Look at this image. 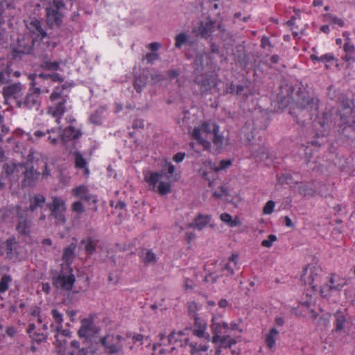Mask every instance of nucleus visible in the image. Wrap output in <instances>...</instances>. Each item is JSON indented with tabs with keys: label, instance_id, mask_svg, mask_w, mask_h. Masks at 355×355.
Listing matches in <instances>:
<instances>
[{
	"label": "nucleus",
	"instance_id": "f257e3e1",
	"mask_svg": "<svg viewBox=\"0 0 355 355\" xmlns=\"http://www.w3.org/2000/svg\"><path fill=\"white\" fill-rule=\"evenodd\" d=\"M159 342L153 345V350H159V353L175 354V352L181 349L182 352H188L191 355H200L199 327L194 330L185 329L184 331H173L168 336L160 333L158 336Z\"/></svg>",
	"mask_w": 355,
	"mask_h": 355
},
{
	"label": "nucleus",
	"instance_id": "aec40b11",
	"mask_svg": "<svg viewBox=\"0 0 355 355\" xmlns=\"http://www.w3.org/2000/svg\"><path fill=\"white\" fill-rule=\"evenodd\" d=\"M216 28L221 33H224L225 32V28L220 24H218L216 26L215 21L213 20H209L205 25H202V23L201 22V37L212 40L213 33Z\"/></svg>",
	"mask_w": 355,
	"mask_h": 355
},
{
	"label": "nucleus",
	"instance_id": "2f4dec72",
	"mask_svg": "<svg viewBox=\"0 0 355 355\" xmlns=\"http://www.w3.org/2000/svg\"><path fill=\"white\" fill-rule=\"evenodd\" d=\"M340 119H341V121L343 122V123L340 125L339 131L341 134L345 135L347 137H349L350 135L347 134L345 132L348 130H353V127H352V123H354L355 121L354 120L352 121L347 120L346 119L345 116H344V115L340 116Z\"/></svg>",
	"mask_w": 355,
	"mask_h": 355
},
{
	"label": "nucleus",
	"instance_id": "338daca9",
	"mask_svg": "<svg viewBox=\"0 0 355 355\" xmlns=\"http://www.w3.org/2000/svg\"><path fill=\"white\" fill-rule=\"evenodd\" d=\"M220 192L215 191L214 196L217 198H221L223 196H227V190L224 186H220Z\"/></svg>",
	"mask_w": 355,
	"mask_h": 355
},
{
	"label": "nucleus",
	"instance_id": "c9c22d12",
	"mask_svg": "<svg viewBox=\"0 0 355 355\" xmlns=\"http://www.w3.org/2000/svg\"><path fill=\"white\" fill-rule=\"evenodd\" d=\"M12 277L9 275H3L0 279V293H4L9 288Z\"/></svg>",
	"mask_w": 355,
	"mask_h": 355
},
{
	"label": "nucleus",
	"instance_id": "864d4df0",
	"mask_svg": "<svg viewBox=\"0 0 355 355\" xmlns=\"http://www.w3.org/2000/svg\"><path fill=\"white\" fill-rule=\"evenodd\" d=\"M207 225H209L210 228L214 227V224L211 223L210 216H202L201 215V229L204 228Z\"/></svg>",
	"mask_w": 355,
	"mask_h": 355
},
{
	"label": "nucleus",
	"instance_id": "f03ea898",
	"mask_svg": "<svg viewBox=\"0 0 355 355\" xmlns=\"http://www.w3.org/2000/svg\"><path fill=\"white\" fill-rule=\"evenodd\" d=\"M27 32L22 38L17 40V47L15 51L21 54H31L35 46L47 37L46 31L42 22L36 18H30L25 21Z\"/></svg>",
	"mask_w": 355,
	"mask_h": 355
},
{
	"label": "nucleus",
	"instance_id": "0e129e2a",
	"mask_svg": "<svg viewBox=\"0 0 355 355\" xmlns=\"http://www.w3.org/2000/svg\"><path fill=\"white\" fill-rule=\"evenodd\" d=\"M218 278V276L214 275L212 273H209L204 278V282H210L211 284H214L216 282Z\"/></svg>",
	"mask_w": 355,
	"mask_h": 355
},
{
	"label": "nucleus",
	"instance_id": "3c124183",
	"mask_svg": "<svg viewBox=\"0 0 355 355\" xmlns=\"http://www.w3.org/2000/svg\"><path fill=\"white\" fill-rule=\"evenodd\" d=\"M330 120V115L329 113L324 112L321 116L318 118V123L321 127H324Z\"/></svg>",
	"mask_w": 355,
	"mask_h": 355
},
{
	"label": "nucleus",
	"instance_id": "13d9d810",
	"mask_svg": "<svg viewBox=\"0 0 355 355\" xmlns=\"http://www.w3.org/2000/svg\"><path fill=\"white\" fill-rule=\"evenodd\" d=\"M159 58V55L156 53H148L145 55V59L147 60L148 63H153L155 60Z\"/></svg>",
	"mask_w": 355,
	"mask_h": 355
},
{
	"label": "nucleus",
	"instance_id": "b1692460",
	"mask_svg": "<svg viewBox=\"0 0 355 355\" xmlns=\"http://www.w3.org/2000/svg\"><path fill=\"white\" fill-rule=\"evenodd\" d=\"M17 214L19 217V223L17 225V232L21 234L28 235L30 233V220L21 214V207L19 206L17 207Z\"/></svg>",
	"mask_w": 355,
	"mask_h": 355
},
{
	"label": "nucleus",
	"instance_id": "f3484780",
	"mask_svg": "<svg viewBox=\"0 0 355 355\" xmlns=\"http://www.w3.org/2000/svg\"><path fill=\"white\" fill-rule=\"evenodd\" d=\"M18 104L28 109L38 110L40 106V89L33 88L31 92L27 94L24 100Z\"/></svg>",
	"mask_w": 355,
	"mask_h": 355
},
{
	"label": "nucleus",
	"instance_id": "a18cd8bd",
	"mask_svg": "<svg viewBox=\"0 0 355 355\" xmlns=\"http://www.w3.org/2000/svg\"><path fill=\"white\" fill-rule=\"evenodd\" d=\"M71 210L78 214H82L85 212V209L80 201H76L71 205Z\"/></svg>",
	"mask_w": 355,
	"mask_h": 355
},
{
	"label": "nucleus",
	"instance_id": "37998d69",
	"mask_svg": "<svg viewBox=\"0 0 355 355\" xmlns=\"http://www.w3.org/2000/svg\"><path fill=\"white\" fill-rule=\"evenodd\" d=\"M41 67L46 70L55 71L59 69L60 64L58 62L44 61L41 64Z\"/></svg>",
	"mask_w": 355,
	"mask_h": 355
},
{
	"label": "nucleus",
	"instance_id": "c85d7f7f",
	"mask_svg": "<svg viewBox=\"0 0 355 355\" xmlns=\"http://www.w3.org/2000/svg\"><path fill=\"white\" fill-rule=\"evenodd\" d=\"M45 204V198L42 195H35L30 198L29 209L31 211H34L37 208H42Z\"/></svg>",
	"mask_w": 355,
	"mask_h": 355
},
{
	"label": "nucleus",
	"instance_id": "dca6fc26",
	"mask_svg": "<svg viewBox=\"0 0 355 355\" xmlns=\"http://www.w3.org/2000/svg\"><path fill=\"white\" fill-rule=\"evenodd\" d=\"M76 282L74 275L71 270L70 274L65 275L63 273L59 274L57 277L53 278V285L57 289H60L65 291H70Z\"/></svg>",
	"mask_w": 355,
	"mask_h": 355
},
{
	"label": "nucleus",
	"instance_id": "5701e85b",
	"mask_svg": "<svg viewBox=\"0 0 355 355\" xmlns=\"http://www.w3.org/2000/svg\"><path fill=\"white\" fill-rule=\"evenodd\" d=\"M204 164L209 166L212 171L203 172L202 175V178L205 183H207L209 187L212 188L215 184V181L216 180L217 174L215 173L216 166L215 163L211 161H206L204 162Z\"/></svg>",
	"mask_w": 355,
	"mask_h": 355
},
{
	"label": "nucleus",
	"instance_id": "69168bd1",
	"mask_svg": "<svg viewBox=\"0 0 355 355\" xmlns=\"http://www.w3.org/2000/svg\"><path fill=\"white\" fill-rule=\"evenodd\" d=\"M40 308L38 307V306L34 307V309L31 311V315H33L34 317H37V322L40 324H41L42 323V319H41V318L40 316Z\"/></svg>",
	"mask_w": 355,
	"mask_h": 355
},
{
	"label": "nucleus",
	"instance_id": "cd10ccee",
	"mask_svg": "<svg viewBox=\"0 0 355 355\" xmlns=\"http://www.w3.org/2000/svg\"><path fill=\"white\" fill-rule=\"evenodd\" d=\"M6 248V256L8 259H12L17 247V242L15 237L8 239L2 243Z\"/></svg>",
	"mask_w": 355,
	"mask_h": 355
},
{
	"label": "nucleus",
	"instance_id": "bb28decb",
	"mask_svg": "<svg viewBox=\"0 0 355 355\" xmlns=\"http://www.w3.org/2000/svg\"><path fill=\"white\" fill-rule=\"evenodd\" d=\"M335 318V331L341 332L343 331L345 324L347 322L346 315L345 313L340 310H338L334 315Z\"/></svg>",
	"mask_w": 355,
	"mask_h": 355
},
{
	"label": "nucleus",
	"instance_id": "603ef678",
	"mask_svg": "<svg viewBox=\"0 0 355 355\" xmlns=\"http://www.w3.org/2000/svg\"><path fill=\"white\" fill-rule=\"evenodd\" d=\"M275 203L273 200L268 201L263 209V212L265 214H270L274 211Z\"/></svg>",
	"mask_w": 355,
	"mask_h": 355
},
{
	"label": "nucleus",
	"instance_id": "20e7f679",
	"mask_svg": "<svg viewBox=\"0 0 355 355\" xmlns=\"http://www.w3.org/2000/svg\"><path fill=\"white\" fill-rule=\"evenodd\" d=\"M128 338H132L134 344L139 343L140 345H142L144 336L140 334L132 335L131 332L126 333L125 336L120 334H107L102 337L99 341L103 347L105 354L123 355V344Z\"/></svg>",
	"mask_w": 355,
	"mask_h": 355
},
{
	"label": "nucleus",
	"instance_id": "e433bc0d",
	"mask_svg": "<svg viewBox=\"0 0 355 355\" xmlns=\"http://www.w3.org/2000/svg\"><path fill=\"white\" fill-rule=\"evenodd\" d=\"M198 304L196 302H190L188 306V312L189 315L193 318L194 322L196 325H198ZM200 327V326H196L197 329L198 327Z\"/></svg>",
	"mask_w": 355,
	"mask_h": 355
},
{
	"label": "nucleus",
	"instance_id": "7ed1b4c3",
	"mask_svg": "<svg viewBox=\"0 0 355 355\" xmlns=\"http://www.w3.org/2000/svg\"><path fill=\"white\" fill-rule=\"evenodd\" d=\"M319 107V99L309 95L304 91L297 92V98L293 106L291 107L289 113L296 123L303 127L305 123L312 119L313 115Z\"/></svg>",
	"mask_w": 355,
	"mask_h": 355
},
{
	"label": "nucleus",
	"instance_id": "4468645a",
	"mask_svg": "<svg viewBox=\"0 0 355 355\" xmlns=\"http://www.w3.org/2000/svg\"><path fill=\"white\" fill-rule=\"evenodd\" d=\"M96 333L93 318H87L81 320V326L78 331V336L80 338L84 339V343L86 345L96 339Z\"/></svg>",
	"mask_w": 355,
	"mask_h": 355
},
{
	"label": "nucleus",
	"instance_id": "ddd939ff",
	"mask_svg": "<svg viewBox=\"0 0 355 355\" xmlns=\"http://www.w3.org/2000/svg\"><path fill=\"white\" fill-rule=\"evenodd\" d=\"M55 132H57L59 134L60 140L64 145H65L69 141L79 139L83 135V132L80 128H76L72 125H69L64 129H62V126L47 129V132L49 134Z\"/></svg>",
	"mask_w": 355,
	"mask_h": 355
},
{
	"label": "nucleus",
	"instance_id": "9b49d317",
	"mask_svg": "<svg viewBox=\"0 0 355 355\" xmlns=\"http://www.w3.org/2000/svg\"><path fill=\"white\" fill-rule=\"evenodd\" d=\"M165 175L164 169L157 172H148L145 175L144 180L148 184L152 189L157 191L160 196L166 195L171 191V185L170 182L160 181V179Z\"/></svg>",
	"mask_w": 355,
	"mask_h": 355
},
{
	"label": "nucleus",
	"instance_id": "72a5a7b5",
	"mask_svg": "<svg viewBox=\"0 0 355 355\" xmlns=\"http://www.w3.org/2000/svg\"><path fill=\"white\" fill-rule=\"evenodd\" d=\"M278 334L279 331L275 328H272L266 335V343L269 349H272L275 347V337Z\"/></svg>",
	"mask_w": 355,
	"mask_h": 355
},
{
	"label": "nucleus",
	"instance_id": "6e6d98bb",
	"mask_svg": "<svg viewBox=\"0 0 355 355\" xmlns=\"http://www.w3.org/2000/svg\"><path fill=\"white\" fill-rule=\"evenodd\" d=\"M277 240V236L274 234H270L267 239L262 241L261 245L265 248H270L272 243Z\"/></svg>",
	"mask_w": 355,
	"mask_h": 355
},
{
	"label": "nucleus",
	"instance_id": "0eeeda50",
	"mask_svg": "<svg viewBox=\"0 0 355 355\" xmlns=\"http://www.w3.org/2000/svg\"><path fill=\"white\" fill-rule=\"evenodd\" d=\"M198 108L192 107L189 110H184L183 117L178 120V123L184 129L187 130L191 139L200 144V119Z\"/></svg>",
	"mask_w": 355,
	"mask_h": 355
},
{
	"label": "nucleus",
	"instance_id": "052dcab7",
	"mask_svg": "<svg viewBox=\"0 0 355 355\" xmlns=\"http://www.w3.org/2000/svg\"><path fill=\"white\" fill-rule=\"evenodd\" d=\"M343 49L346 53H355V46L349 41L345 43Z\"/></svg>",
	"mask_w": 355,
	"mask_h": 355
},
{
	"label": "nucleus",
	"instance_id": "bf43d9fd",
	"mask_svg": "<svg viewBox=\"0 0 355 355\" xmlns=\"http://www.w3.org/2000/svg\"><path fill=\"white\" fill-rule=\"evenodd\" d=\"M335 60L334 56L331 53H327L323 55L318 58V61L322 62H329Z\"/></svg>",
	"mask_w": 355,
	"mask_h": 355
},
{
	"label": "nucleus",
	"instance_id": "a878e982",
	"mask_svg": "<svg viewBox=\"0 0 355 355\" xmlns=\"http://www.w3.org/2000/svg\"><path fill=\"white\" fill-rule=\"evenodd\" d=\"M76 249V243H71L69 246L64 249L62 259L67 266H69L72 263L75 257Z\"/></svg>",
	"mask_w": 355,
	"mask_h": 355
},
{
	"label": "nucleus",
	"instance_id": "2eb2a0df",
	"mask_svg": "<svg viewBox=\"0 0 355 355\" xmlns=\"http://www.w3.org/2000/svg\"><path fill=\"white\" fill-rule=\"evenodd\" d=\"M200 35V28L196 27L192 33L187 35L186 33H181L176 35L175 40V46L178 49H180L182 45L187 44L190 46H193L198 44Z\"/></svg>",
	"mask_w": 355,
	"mask_h": 355
},
{
	"label": "nucleus",
	"instance_id": "473e14b6",
	"mask_svg": "<svg viewBox=\"0 0 355 355\" xmlns=\"http://www.w3.org/2000/svg\"><path fill=\"white\" fill-rule=\"evenodd\" d=\"M141 257L145 264H149L156 261V255L151 250L143 249Z\"/></svg>",
	"mask_w": 355,
	"mask_h": 355
},
{
	"label": "nucleus",
	"instance_id": "c756f323",
	"mask_svg": "<svg viewBox=\"0 0 355 355\" xmlns=\"http://www.w3.org/2000/svg\"><path fill=\"white\" fill-rule=\"evenodd\" d=\"M96 243L97 241H95L92 237H88L80 241V244L84 246L85 250L88 254H92L95 252Z\"/></svg>",
	"mask_w": 355,
	"mask_h": 355
},
{
	"label": "nucleus",
	"instance_id": "680f3d73",
	"mask_svg": "<svg viewBox=\"0 0 355 355\" xmlns=\"http://www.w3.org/2000/svg\"><path fill=\"white\" fill-rule=\"evenodd\" d=\"M185 157V153L179 152L173 157V160L176 163L182 162Z\"/></svg>",
	"mask_w": 355,
	"mask_h": 355
},
{
	"label": "nucleus",
	"instance_id": "c03bdc74",
	"mask_svg": "<svg viewBox=\"0 0 355 355\" xmlns=\"http://www.w3.org/2000/svg\"><path fill=\"white\" fill-rule=\"evenodd\" d=\"M164 167H167L166 171L168 175H166V178L168 180H170L173 178H174V179H177L178 174L175 173V166L171 162H168L167 160H166Z\"/></svg>",
	"mask_w": 355,
	"mask_h": 355
},
{
	"label": "nucleus",
	"instance_id": "774afa93",
	"mask_svg": "<svg viewBox=\"0 0 355 355\" xmlns=\"http://www.w3.org/2000/svg\"><path fill=\"white\" fill-rule=\"evenodd\" d=\"M261 153L257 154V156L259 157L261 159H264L268 157V152L265 147L260 148Z\"/></svg>",
	"mask_w": 355,
	"mask_h": 355
},
{
	"label": "nucleus",
	"instance_id": "393cba45",
	"mask_svg": "<svg viewBox=\"0 0 355 355\" xmlns=\"http://www.w3.org/2000/svg\"><path fill=\"white\" fill-rule=\"evenodd\" d=\"M148 71L143 70L138 76L135 77L134 81V87L135 90L140 93L144 87H146L148 80Z\"/></svg>",
	"mask_w": 355,
	"mask_h": 355
},
{
	"label": "nucleus",
	"instance_id": "49530a36",
	"mask_svg": "<svg viewBox=\"0 0 355 355\" xmlns=\"http://www.w3.org/2000/svg\"><path fill=\"white\" fill-rule=\"evenodd\" d=\"M324 17L326 18L327 21H329L335 24H338L340 26H344L343 20L335 15H333L331 14H327L324 15Z\"/></svg>",
	"mask_w": 355,
	"mask_h": 355
},
{
	"label": "nucleus",
	"instance_id": "4d7b16f0",
	"mask_svg": "<svg viewBox=\"0 0 355 355\" xmlns=\"http://www.w3.org/2000/svg\"><path fill=\"white\" fill-rule=\"evenodd\" d=\"M292 177L290 174H279L277 175V180L281 184H288V180H291Z\"/></svg>",
	"mask_w": 355,
	"mask_h": 355
},
{
	"label": "nucleus",
	"instance_id": "412c9836",
	"mask_svg": "<svg viewBox=\"0 0 355 355\" xmlns=\"http://www.w3.org/2000/svg\"><path fill=\"white\" fill-rule=\"evenodd\" d=\"M71 193L74 197L79 198L87 202L92 201L95 203L97 201L96 196L90 194L87 187L85 185H80L72 189Z\"/></svg>",
	"mask_w": 355,
	"mask_h": 355
},
{
	"label": "nucleus",
	"instance_id": "ea45409f",
	"mask_svg": "<svg viewBox=\"0 0 355 355\" xmlns=\"http://www.w3.org/2000/svg\"><path fill=\"white\" fill-rule=\"evenodd\" d=\"M75 157V167L76 168H83L87 166V162L85 159L83 157L81 153L78 151L74 153Z\"/></svg>",
	"mask_w": 355,
	"mask_h": 355
},
{
	"label": "nucleus",
	"instance_id": "a19ab883",
	"mask_svg": "<svg viewBox=\"0 0 355 355\" xmlns=\"http://www.w3.org/2000/svg\"><path fill=\"white\" fill-rule=\"evenodd\" d=\"M218 341H220L221 346L224 348H230L232 345L236 343V340L229 336H220Z\"/></svg>",
	"mask_w": 355,
	"mask_h": 355
},
{
	"label": "nucleus",
	"instance_id": "9d476101",
	"mask_svg": "<svg viewBox=\"0 0 355 355\" xmlns=\"http://www.w3.org/2000/svg\"><path fill=\"white\" fill-rule=\"evenodd\" d=\"M201 133L205 134V137L207 139H210L212 141L216 147L214 153H219L223 148L224 137L222 135L219 134L218 125L211 120L204 121L201 124Z\"/></svg>",
	"mask_w": 355,
	"mask_h": 355
},
{
	"label": "nucleus",
	"instance_id": "1a4fd4ad",
	"mask_svg": "<svg viewBox=\"0 0 355 355\" xmlns=\"http://www.w3.org/2000/svg\"><path fill=\"white\" fill-rule=\"evenodd\" d=\"M65 10V4L62 0H53L49 2L45 11L46 23L51 28L61 26Z\"/></svg>",
	"mask_w": 355,
	"mask_h": 355
},
{
	"label": "nucleus",
	"instance_id": "a211bd4d",
	"mask_svg": "<svg viewBox=\"0 0 355 355\" xmlns=\"http://www.w3.org/2000/svg\"><path fill=\"white\" fill-rule=\"evenodd\" d=\"M58 332H60V334L56 336V341L55 344L56 352L59 355H73L75 352L71 351L67 348L66 340H61L59 338L60 336L71 337L72 332L69 329H62V328Z\"/></svg>",
	"mask_w": 355,
	"mask_h": 355
},
{
	"label": "nucleus",
	"instance_id": "5fc2aeb1",
	"mask_svg": "<svg viewBox=\"0 0 355 355\" xmlns=\"http://www.w3.org/2000/svg\"><path fill=\"white\" fill-rule=\"evenodd\" d=\"M49 136L47 138V141L49 144L52 145H56L58 144L59 140H60V137L59 136V134L57 132H51L49 134Z\"/></svg>",
	"mask_w": 355,
	"mask_h": 355
},
{
	"label": "nucleus",
	"instance_id": "4c0bfd02",
	"mask_svg": "<svg viewBox=\"0 0 355 355\" xmlns=\"http://www.w3.org/2000/svg\"><path fill=\"white\" fill-rule=\"evenodd\" d=\"M222 271L223 272V275H226L227 277H230L227 279L229 284H232L234 282V279L232 278V277L234 275V270L230 263H226L224 267L222 268Z\"/></svg>",
	"mask_w": 355,
	"mask_h": 355
},
{
	"label": "nucleus",
	"instance_id": "423d86ee",
	"mask_svg": "<svg viewBox=\"0 0 355 355\" xmlns=\"http://www.w3.org/2000/svg\"><path fill=\"white\" fill-rule=\"evenodd\" d=\"M24 168V166L21 164L6 163L3 164L0 179V189H3L5 185L9 183L12 179L15 178H18L21 171L24 175V185L26 186L31 184L35 179L36 172L33 166H31L28 168H26L25 171H22Z\"/></svg>",
	"mask_w": 355,
	"mask_h": 355
},
{
	"label": "nucleus",
	"instance_id": "6e6552de",
	"mask_svg": "<svg viewBox=\"0 0 355 355\" xmlns=\"http://www.w3.org/2000/svg\"><path fill=\"white\" fill-rule=\"evenodd\" d=\"M51 105L48 107V113L51 116L64 115L67 111V103L69 96L64 94V87H56L49 96Z\"/></svg>",
	"mask_w": 355,
	"mask_h": 355
},
{
	"label": "nucleus",
	"instance_id": "09e8293b",
	"mask_svg": "<svg viewBox=\"0 0 355 355\" xmlns=\"http://www.w3.org/2000/svg\"><path fill=\"white\" fill-rule=\"evenodd\" d=\"M232 162L231 159H223L220 162L219 166L215 168V173H216L220 171L225 170L232 166Z\"/></svg>",
	"mask_w": 355,
	"mask_h": 355
},
{
	"label": "nucleus",
	"instance_id": "f8f14e48",
	"mask_svg": "<svg viewBox=\"0 0 355 355\" xmlns=\"http://www.w3.org/2000/svg\"><path fill=\"white\" fill-rule=\"evenodd\" d=\"M51 211V216L55 219L57 225H64L66 222L65 211L67 209L65 201L58 197H53L52 202L46 205Z\"/></svg>",
	"mask_w": 355,
	"mask_h": 355
},
{
	"label": "nucleus",
	"instance_id": "f704fd0d",
	"mask_svg": "<svg viewBox=\"0 0 355 355\" xmlns=\"http://www.w3.org/2000/svg\"><path fill=\"white\" fill-rule=\"evenodd\" d=\"M51 313L54 322L57 324L56 330L59 331L62 328L63 315L58 309L51 310Z\"/></svg>",
	"mask_w": 355,
	"mask_h": 355
},
{
	"label": "nucleus",
	"instance_id": "7c9ffc66",
	"mask_svg": "<svg viewBox=\"0 0 355 355\" xmlns=\"http://www.w3.org/2000/svg\"><path fill=\"white\" fill-rule=\"evenodd\" d=\"M21 90V87L17 84H12L11 85H8L4 87L3 89V94L6 98H10L15 94H17Z\"/></svg>",
	"mask_w": 355,
	"mask_h": 355
},
{
	"label": "nucleus",
	"instance_id": "58836bf2",
	"mask_svg": "<svg viewBox=\"0 0 355 355\" xmlns=\"http://www.w3.org/2000/svg\"><path fill=\"white\" fill-rule=\"evenodd\" d=\"M9 77V66L2 64L0 67V86L5 84Z\"/></svg>",
	"mask_w": 355,
	"mask_h": 355
},
{
	"label": "nucleus",
	"instance_id": "e2e57ef3",
	"mask_svg": "<svg viewBox=\"0 0 355 355\" xmlns=\"http://www.w3.org/2000/svg\"><path fill=\"white\" fill-rule=\"evenodd\" d=\"M50 79L53 82H59V83H62L64 80V77H62V76H60L59 73H57L51 74Z\"/></svg>",
	"mask_w": 355,
	"mask_h": 355
},
{
	"label": "nucleus",
	"instance_id": "79ce46f5",
	"mask_svg": "<svg viewBox=\"0 0 355 355\" xmlns=\"http://www.w3.org/2000/svg\"><path fill=\"white\" fill-rule=\"evenodd\" d=\"M220 218L223 223L229 225L232 227H236L239 224V222H237L236 220H232V217L230 214L223 213L221 214Z\"/></svg>",
	"mask_w": 355,
	"mask_h": 355
},
{
	"label": "nucleus",
	"instance_id": "de8ad7c7",
	"mask_svg": "<svg viewBox=\"0 0 355 355\" xmlns=\"http://www.w3.org/2000/svg\"><path fill=\"white\" fill-rule=\"evenodd\" d=\"M4 118L0 112V141H3V137L8 132L9 129L3 123Z\"/></svg>",
	"mask_w": 355,
	"mask_h": 355
},
{
	"label": "nucleus",
	"instance_id": "8fccbe9b",
	"mask_svg": "<svg viewBox=\"0 0 355 355\" xmlns=\"http://www.w3.org/2000/svg\"><path fill=\"white\" fill-rule=\"evenodd\" d=\"M71 346L75 349H78V355H87L88 349L86 347L80 348V343L77 340H73L71 342Z\"/></svg>",
	"mask_w": 355,
	"mask_h": 355
},
{
	"label": "nucleus",
	"instance_id": "4be33fe9",
	"mask_svg": "<svg viewBox=\"0 0 355 355\" xmlns=\"http://www.w3.org/2000/svg\"><path fill=\"white\" fill-rule=\"evenodd\" d=\"M216 319L213 318V324L211 326L214 335L212 337V343H217L218 342L220 335L224 334L229 329L228 324L224 321H216Z\"/></svg>",
	"mask_w": 355,
	"mask_h": 355
},
{
	"label": "nucleus",
	"instance_id": "6ab92c4d",
	"mask_svg": "<svg viewBox=\"0 0 355 355\" xmlns=\"http://www.w3.org/2000/svg\"><path fill=\"white\" fill-rule=\"evenodd\" d=\"M47 324H43V329L44 331L40 332V331L36 330L35 324L31 323L28 324L26 331L29 335L32 343L40 344L41 343L46 341L47 338Z\"/></svg>",
	"mask_w": 355,
	"mask_h": 355
},
{
	"label": "nucleus",
	"instance_id": "39448f33",
	"mask_svg": "<svg viewBox=\"0 0 355 355\" xmlns=\"http://www.w3.org/2000/svg\"><path fill=\"white\" fill-rule=\"evenodd\" d=\"M322 270L320 268L314 267L310 274L306 277L305 275L302 276V279L305 284L311 286L313 291H317L318 288H320V293L323 297H329L331 295L332 290L340 291L347 284L345 279H339L337 284H334V277L332 275L329 279L330 284H325L323 286L322 283Z\"/></svg>",
	"mask_w": 355,
	"mask_h": 355
}]
</instances>
